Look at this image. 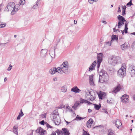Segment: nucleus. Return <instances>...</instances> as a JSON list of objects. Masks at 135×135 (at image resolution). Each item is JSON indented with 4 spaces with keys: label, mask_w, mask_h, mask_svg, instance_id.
Listing matches in <instances>:
<instances>
[{
    "label": "nucleus",
    "mask_w": 135,
    "mask_h": 135,
    "mask_svg": "<svg viewBox=\"0 0 135 135\" xmlns=\"http://www.w3.org/2000/svg\"><path fill=\"white\" fill-rule=\"evenodd\" d=\"M61 65H62V66H69L68 63L67 61H65Z\"/></svg>",
    "instance_id": "nucleus-33"
},
{
    "label": "nucleus",
    "mask_w": 135,
    "mask_h": 135,
    "mask_svg": "<svg viewBox=\"0 0 135 135\" xmlns=\"http://www.w3.org/2000/svg\"><path fill=\"white\" fill-rule=\"evenodd\" d=\"M62 131L57 130L55 132L58 135H69L70 133L69 131L66 128H63L62 129Z\"/></svg>",
    "instance_id": "nucleus-5"
},
{
    "label": "nucleus",
    "mask_w": 135,
    "mask_h": 135,
    "mask_svg": "<svg viewBox=\"0 0 135 135\" xmlns=\"http://www.w3.org/2000/svg\"><path fill=\"white\" fill-rule=\"evenodd\" d=\"M12 66H11V65H10L9 66V67L7 69L8 70V71L12 69Z\"/></svg>",
    "instance_id": "nucleus-46"
},
{
    "label": "nucleus",
    "mask_w": 135,
    "mask_h": 135,
    "mask_svg": "<svg viewBox=\"0 0 135 135\" xmlns=\"http://www.w3.org/2000/svg\"><path fill=\"white\" fill-rule=\"evenodd\" d=\"M6 26V24L5 23L4 24H1L0 25V26H1L0 28H3L5 26Z\"/></svg>",
    "instance_id": "nucleus-44"
},
{
    "label": "nucleus",
    "mask_w": 135,
    "mask_h": 135,
    "mask_svg": "<svg viewBox=\"0 0 135 135\" xmlns=\"http://www.w3.org/2000/svg\"><path fill=\"white\" fill-rule=\"evenodd\" d=\"M52 115L53 116L52 120L54 121V123L56 125H58L60 123V119H58L57 122H55V119H56V117L59 116L58 110L57 109L55 110L52 112Z\"/></svg>",
    "instance_id": "nucleus-3"
},
{
    "label": "nucleus",
    "mask_w": 135,
    "mask_h": 135,
    "mask_svg": "<svg viewBox=\"0 0 135 135\" xmlns=\"http://www.w3.org/2000/svg\"><path fill=\"white\" fill-rule=\"evenodd\" d=\"M71 91L75 93H79L81 91V90L79 89L76 86H75L71 89Z\"/></svg>",
    "instance_id": "nucleus-17"
},
{
    "label": "nucleus",
    "mask_w": 135,
    "mask_h": 135,
    "mask_svg": "<svg viewBox=\"0 0 135 135\" xmlns=\"http://www.w3.org/2000/svg\"><path fill=\"white\" fill-rule=\"evenodd\" d=\"M80 104V103L79 102L76 101V102L75 103L74 105L77 108L79 105Z\"/></svg>",
    "instance_id": "nucleus-40"
},
{
    "label": "nucleus",
    "mask_w": 135,
    "mask_h": 135,
    "mask_svg": "<svg viewBox=\"0 0 135 135\" xmlns=\"http://www.w3.org/2000/svg\"><path fill=\"white\" fill-rule=\"evenodd\" d=\"M20 6V5L18 4H17L16 5L15 4V6L11 12V15H13L15 14L19 9Z\"/></svg>",
    "instance_id": "nucleus-12"
},
{
    "label": "nucleus",
    "mask_w": 135,
    "mask_h": 135,
    "mask_svg": "<svg viewBox=\"0 0 135 135\" xmlns=\"http://www.w3.org/2000/svg\"><path fill=\"white\" fill-rule=\"evenodd\" d=\"M69 66H62L61 65L60 67H59L58 69H59V70L60 71L61 74H63V73L66 74H68L69 73Z\"/></svg>",
    "instance_id": "nucleus-6"
},
{
    "label": "nucleus",
    "mask_w": 135,
    "mask_h": 135,
    "mask_svg": "<svg viewBox=\"0 0 135 135\" xmlns=\"http://www.w3.org/2000/svg\"><path fill=\"white\" fill-rule=\"evenodd\" d=\"M118 37H117L116 35H113L112 36V40H111V42H112L113 40H115L117 41H118Z\"/></svg>",
    "instance_id": "nucleus-27"
},
{
    "label": "nucleus",
    "mask_w": 135,
    "mask_h": 135,
    "mask_svg": "<svg viewBox=\"0 0 135 135\" xmlns=\"http://www.w3.org/2000/svg\"><path fill=\"white\" fill-rule=\"evenodd\" d=\"M80 103H86L88 104H92L91 103L89 102L88 100L84 99L82 98H80Z\"/></svg>",
    "instance_id": "nucleus-23"
},
{
    "label": "nucleus",
    "mask_w": 135,
    "mask_h": 135,
    "mask_svg": "<svg viewBox=\"0 0 135 135\" xmlns=\"http://www.w3.org/2000/svg\"><path fill=\"white\" fill-rule=\"evenodd\" d=\"M86 124L87 127L88 128H90L91 127V124L88 123V122H87L86 123Z\"/></svg>",
    "instance_id": "nucleus-41"
},
{
    "label": "nucleus",
    "mask_w": 135,
    "mask_h": 135,
    "mask_svg": "<svg viewBox=\"0 0 135 135\" xmlns=\"http://www.w3.org/2000/svg\"><path fill=\"white\" fill-rule=\"evenodd\" d=\"M59 67L57 68H53L49 70V72L51 74H54L57 72L61 74L60 71L59 70V69H58Z\"/></svg>",
    "instance_id": "nucleus-10"
},
{
    "label": "nucleus",
    "mask_w": 135,
    "mask_h": 135,
    "mask_svg": "<svg viewBox=\"0 0 135 135\" xmlns=\"http://www.w3.org/2000/svg\"><path fill=\"white\" fill-rule=\"evenodd\" d=\"M126 14V11L125 10H122V15L124 16Z\"/></svg>",
    "instance_id": "nucleus-47"
},
{
    "label": "nucleus",
    "mask_w": 135,
    "mask_h": 135,
    "mask_svg": "<svg viewBox=\"0 0 135 135\" xmlns=\"http://www.w3.org/2000/svg\"><path fill=\"white\" fill-rule=\"evenodd\" d=\"M107 102L108 103L112 104L113 103V100L112 98L108 99L107 100Z\"/></svg>",
    "instance_id": "nucleus-37"
},
{
    "label": "nucleus",
    "mask_w": 135,
    "mask_h": 135,
    "mask_svg": "<svg viewBox=\"0 0 135 135\" xmlns=\"http://www.w3.org/2000/svg\"><path fill=\"white\" fill-rule=\"evenodd\" d=\"M126 7L125 6H123L122 7V10H125H125L126 9Z\"/></svg>",
    "instance_id": "nucleus-52"
},
{
    "label": "nucleus",
    "mask_w": 135,
    "mask_h": 135,
    "mask_svg": "<svg viewBox=\"0 0 135 135\" xmlns=\"http://www.w3.org/2000/svg\"><path fill=\"white\" fill-rule=\"evenodd\" d=\"M126 73V69L124 67L122 66L118 71V75L120 77H123Z\"/></svg>",
    "instance_id": "nucleus-9"
},
{
    "label": "nucleus",
    "mask_w": 135,
    "mask_h": 135,
    "mask_svg": "<svg viewBox=\"0 0 135 135\" xmlns=\"http://www.w3.org/2000/svg\"><path fill=\"white\" fill-rule=\"evenodd\" d=\"M84 118H83L81 117H80L78 115H77L75 118V119H74V120H82L84 119Z\"/></svg>",
    "instance_id": "nucleus-31"
},
{
    "label": "nucleus",
    "mask_w": 135,
    "mask_h": 135,
    "mask_svg": "<svg viewBox=\"0 0 135 135\" xmlns=\"http://www.w3.org/2000/svg\"><path fill=\"white\" fill-rule=\"evenodd\" d=\"M117 26V25H116V26H115V27L114 28H113V31L114 32H116L115 30H116V27Z\"/></svg>",
    "instance_id": "nucleus-56"
},
{
    "label": "nucleus",
    "mask_w": 135,
    "mask_h": 135,
    "mask_svg": "<svg viewBox=\"0 0 135 135\" xmlns=\"http://www.w3.org/2000/svg\"><path fill=\"white\" fill-rule=\"evenodd\" d=\"M50 135H56V133L54 132H53Z\"/></svg>",
    "instance_id": "nucleus-57"
},
{
    "label": "nucleus",
    "mask_w": 135,
    "mask_h": 135,
    "mask_svg": "<svg viewBox=\"0 0 135 135\" xmlns=\"http://www.w3.org/2000/svg\"><path fill=\"white\" fill-rule=\"evenodd\" d=\"M70 123V122H68V121L66 122V123H67V125H68L69 123Z\"/></svg>",
    "instance_id": "nucleus-64"
},
{
    "label": "nucleus",
    "mask_w": 135,
    "mask_h": 135,
    "mask_svg": "<svg viewBox=\"0 0 135 135\" xmlns=\"http://www.w3.org/2000/svg\"><path fill=\"white\" fill-rule=\"evenodd\" d=\"M72 108L75 110L77 108V107H76L75 106V105H74L72 106Z\"/></svg>",
    "instance_id": "nucleus-54"
},
{
    "label": "nucleus",
    "mask_w": 135,
    "mask_h": 135,
    "mask_svg": "<svg viewBox=\"0 0 135 135\" xmlns=\"http://www.w3.org/2000/svg\"><path fill=\"white\" fill-rule=\"evenodd\" d=\"M25 2V0H21L20 2V4L21 5H23Z\"/></svg>",
    "instance_id": "nucleus-38"
},
{
    "label": "nucleus",
    "mask_w": 135,
    "mask_h": 135,
    "mask_svg": "<svg viewBox=\"0 0 135 135\" xmlns=\"http://www.w3.org/2000/svg\"><path fill=\"white\" fill-rule=\"evenodd\" d=\"M46 115V113H45L41 115V117L42 118H45Z\"/></svg>",
    "instance_id": "nucleus-45"
},
{
    "label": "nucleus",
    "mask_w": 135,
    "mask_h": 135,
    "mask_svg": "<svg viewBox=\"0 0 135 135\" xmlns=\"http://www.w3.org/2000/svg\"><path fill=\"white\" fill-rule=\"evenodd\" d=\"M58 119H60V118H59V116H58L57 117H56V119H55V121L56 122H57V121Z\"/></svg>",
    "instance_id": "nucleus-51"
},
{
    "label": "nucleus",
    "mask_w": 135,
    "mask_h": 135,
    "mask_svg": "<svg viewBox=\"0 0 135 135\" xmlns=\"http://www.w3.org/2000/svg\"><path fill=\"white\" fill-rule=\"evenodd\" d=\"M128 22H125V23H124V25H125L124 29L123 31H122V30L121 31L122 34H123L124 33V32L125 33H127V30L128 29Z\"/></svg>",
    "instance_id": "nucleus-16"
},
{
    "label": "nucleus",
    "mask_w": 135,
    "mask_h": 135,
    "mask_svg": "<svg viewBox=\"0 0 135 135\" xmlns=\"http://www.w3.org/2000/svg\"><path fill=\"white\" fill-rule=\"evenodd\" d=\"M83 131L84 132L83 133V135H90L88 132L85 131L84 130H83Z\"/></svg>",
    "instance_id": "nucleus-39"
},
{
    "label": "nucleus",
    "mask_w": 135,
    "mask_h": 135,
    "mask_svg": "<svg viewBox=\"0 0 135 135\" xmlns=\"http://www.w3.org/2000/svg\"><path fill=\"white\" fill-rule=\"evenodd\" d=\"M120 59L119 57L118 56L113 55L110 56L108 58V62L110 64L114 66L117 63L118 60Z\"/></svg>",
    "instance_id": "nucleus-2"
},
{
    "label": "nucleus",
    "mask_w": 135,
    "mask_h": 135,
    "mask_svg": "<svg viewBox=\"0 0 135 135\" xmlns=\"http://www.w3.org/2000/svg\"><path fill=\"white\" fill-rule=\"evenodd\" d=\"M121 99H122V101L124 103H128L129 100V96L126 94L123 95L121 97Z\"/></svg>",
    "instance_id": "nucleus-13"
},
{
    "label": "nucleus",
    "mask_w": 135,
    "mask_h": 135,
    "mask_svg": "<svg viewBox=\"0 0 135 135\" xmlns=\"http://www.w3.org/2000/svg\"><path fill=\"white\" fill-rule=\"evenodd\" d=\"M93 75H91L89 76V81L90 85L93 86L94 85V83L93 80Z\"/></svg>",
    "instance_id": "nucleus-19"
},
{
    "label": "nucleus",
    "mask_w": 135,
    "mask_h": 135,
    "mask_svg": "<svg viewBox=\"0 0 135 135\" xmlns=\"http://www.w3.org/2000/svg\"><path fill=\"white\" fill-rule=\"evenodd\" d=\"M94 105L95 108L97 110H99L100 108L101 107L100 105H98L95 104H94Z\"/></svg>",
    "instance_id": "nucleus-32"
},
{
    "label": "nucleus",
    "mask_w": 135,
    "mask_h": 135,
    "mask_svg": "<svg viewBox=\"0 0 135 135\" xmlns=\"http://www.w3.org/2000/svg\"><path fill=\"white\" fill-rule=\"evenodd\" d=\"M108 135H113V133L111 129H109L108 131Z\"/></svg>",
    "instance_id": "nucleus-34"
},
{
    "label": "nucleus",
    "mask_w": 135,
    "mask_h": 135,
    "mask_svg": "<svg viewBox=\"0 0 135 135\" xmlns=\"http://www.w3.org/2000/svg\"><path fill=\"white\" fill-rule=\"evenodd\" d=\"M45 131V130H44L42 128L40 127L38 128L36 131V132L37 133H39L41 135H44V133Z\"/></svg>",
    "instance_id": "nucleus-14"
},
{
    "label": "nucleus",
    "mask_w": 135,
    "mask_h": 135,
    "mask_svg": "<svg viewBox=\"0 0 135 135\" xmlns=\"http://www.w3.org/2000/svg\"><path fill=\"white\" fill-rule=\"evenodd\" d=\"M57 80V78H54L53 79V80L55 81H56Z\"/></svg>",
    "instance_id": "nucleus-61"
},
{
    "label": "nucleus",
    "mask_w": 135,
    "mask_h": 135,
    "mask_svg": "<svg viewBox=\"0 0 135 135\" xmlns=\"http://www.w3.org/2000/svg\"><path fill=\"white\" fill-rule=\"evenodd\" d=\"M97 64V61H94V62L91 65L89 68V71H91L94 70L95 67Z\"/></svg>",
    "instance_id": "nucleus-15"
},
{
    "label": "nucleus",
    "mask_w": 135,
    "mask_h": 135,
    "mask_svg": "<svg viewBox=\"0 0 135 135\" xmlns=\"http://www.w3.org/2000/svg\"><path fill=\"white\" fill-rule=\"evenodd\" d=\"M47 52V49H42L41 51V54L42 56H45Z\"/></svg>",
    "instance_id": "nucleus-25"
},
{
    "label": "nucleus",
    "mask_w": 135,
    "mask_h": 135,
    "mask_svg": "<svg viewBox=\"0 0 135 135\" xmlns=\"http://www.w3.org/2000/svg\"><path fill=\"white\" fill-rule=\"evenodd\" d=\"M13 131L16 134H18L17 132V127H16L15 126H14L13 128Z\"/></svg>",
    "instance_id": "nucleus-30"
},
{
    "label": "nucleus",
    "mask_w": 135,
    "mask_h": 135,
    "mask_svg": "<svg viewBox=\"0 0 135 135\" xmlns=\"http://www.w3.org/2000/svg\"><path fill=\"white\" fill-rule=\"evenodd\" d=\"M46 126H47V127L48 128H52V126H51L49 124H47Z\"/></svg>",
    "instance_id": "nucleus-49"
},
{
    "label": "nucleus",
    "mask_w": 135,
    "mask_h": 135,
    "mask_svg": "<svg viewBox=\"0 0 135 135\" xmlns=\"http://www.w3.org/2000/svg\"><path fill=\"white\" fill-rule=\"evenodd\" d=\"M120 6H119L118 8V12H121V10H120Z\"/></svg>",
    "instance_id": "nucleus-53"
},
{
    "label": "nucleus",
    "mask_w": 135,
    "mask_h": 135,
    "mask_svg": "<svg viewBox=\"0 0 135 135\" xmlns=\"http://www.w3.org/2000/svg\"><path fill=\"white\" fill-rule=\"evenodd\" d=\"M106 95L105 93L100 91L98 94V96L100 99H102L104 98H105Z\"/></svg>",
    "instance_id": "nucleus-18"
},
{
    "label": "nucleus",
    "mask_w": 135,
    "mask_h": 135,
    "mask_svg": "<svg viewBox=\"0 0 135 135\" xmlns=\"http://www.w3.org/2000/svg\"><path fill=\"white\" fill-rule=\"evenodd\" d=\"M70 108V107L69 105H67L66 106V109H68L70 112H73L72 109Z\"/></svg>",
    "instance_id": "nucleus-36"
},
{
    "label": "nucleus",
    "mask_w": 135,
    "mask_h": 135,
    "mask_svg": "<svg viewBox=\"0 0 135 135\" xmlns=\"http://www.w3.org/2000/svg\"><path fill=\"white\" fill-rule=\"evenodd\" d=\"M87 122H88V123L92 124L93 122L94 121L92 119L90 118L89 119L88 121Z\"/></svg>",
    "instance_id": "nucleus-35"
},
{
    "label": "nucleus",
    "mask_w": 135,
    "mask_h": 135,
    "mask_svg": "<svg viewBox=\"0 0 135 135\" xmlns=\"http://www.w3.org/2000/svg\"><path fill=\"white\" fill-rule=\"evenodd\" d=\"M121 88V86L120 85H119L117 86V87L114 88L112 91L113 93H116L118 92L120 89Z\"/></svg>",
    "instance_id": "nucleus-20"
},
{
    "label": "nucleus",
    "mask_w": 135,
    "mask_h": 135,
    "mask_svg": "<svg viewBox=\"0 0 135 135\" xmlns=\"http://www.w3.org/2000/svg\"><path fill=\"white\" fill-rule=\"evenodd\" d=\"M89 95L90 96V97H89V99H88V100H89L90 101H93L95 99V97H93L92 95H91L90 92H89Z\"/></svg>",
    "instance_id": "nucleus-29"
},
{
    "label": "nucleus",
    "mask_w": 135,
    "mask_h": 135,
    "mask_svg": "<svg viewBox=\"0 0 135 135\" xmlns=\"http://www.w3.org/2000/svg\"><path fill=\"white\" fill-rule=\"evenodd\" d=\"M115 125L118 128L119 126H121L122 125V123H121L120 120L118 119L116 120L115 122Z\"/></svg>",
    "instance_id": "nucleus-22"
},
{
    "label": "nucleus",
    "mask_w": 135,
    "mask_h": 135,
    "mask_svg": "<svg viewBox=\"0 0 135 135\" xmlns=\"http://www.w3.org/2000/svg\"><path fill=\"white\" fill-rule=\"evenodd\" d=\"M29 134L28 135H32L33 134V131H29Z\"/></svg>",
    "instance_id": "nucleus-48"
},
{
    "label": "nucleus",
    "mask_w": 135,
    "mask_h": 135,
    "mask_svg": "<svg viewBox=\"0 0 135 135\" xmlns=\"http://www.w3.org/2000/svg\"><path fill=\"white\" fill-rule=\"evenodd\" d=\"M44 120H42L40 122V123L42 125H44Z\"/></svg>",
    "instance_id": "nucleus-55"
},
{
    "label": "nucleus",
    "mask_w": 135,
    "mask_h": 135,
    "mask_svg": "<svg viewBox=\"0 0 135 135\" xmlns=\"http://www.w3.org/2000/svg\"><path fill=\"white\" fill-rule=\"evenodd\" d=\"M117 17L119 20L117 25L118 28H120L124 25V22H126V20L123 16L121 15H118Z\"/></svg>",
    "instance_id": "nucleus-4"
},
{
    "label": "nucleus",
    "mask_w": 135,
    "mask_h": 135,
    "mask_svg": "<svg viewBox=\"0 0 135 135\" xmlns=\"http://www.w3.org/2000/svg\"><path fill=\"white\" fill-rule=\"evenodd\" d=\"M92 111L91 110L89 109H88V113H90Z\"/></svg>",
    "instance_id": "nucleus-60"
},
{
    "label": "nucleus",
    "mask_w": 135,
    "mask_h": 135,
    "mask_svg": "<svg viewBox=\"0 0 135 135\" xmlns=\"http://www.w3.org/2000/svg\"><path fill=\"white\" fill-rule=\"evenodd\" d=\"M14 6H15L14 3L13 2H10L8 3L6 7L5 10L7 12L11 11L13 9Z\"/></svg>",
    "instance_id": "nucleus-8"
},
{
    "label": "nucleus",
    "mask_w": 135,
    "mask_h": 135,
    "mask_svg": "<svg viewBox=\"0 0 135 135\" xmlns=\"http://www.w3.org/2000/svg\"><path fill=\"white\" fill-rule=\"evenodd\" d=\"M101 22L103 23H104L105 24H106L107 23L106 22V21H101Z\"/></svg>",
    "instance_id": "nucleus-58"
},
{
    "label": "nucleus",
    "mask_w": 135,
    "mask_h": 135,
    "mask_svg": "<svg viewBox=\"0 0 135 135\" xmlns=\"http://www.w3.org/2000/svg\"><path fill=\"white\" fill-rule=\"evenodd\" d=\"M40 1V0H37L36 2V4L34 5L32 7V8L34 9H36L38 6V5L39 4V2Z\"/></svg>",
    "instance_id": "nucleus-28"
},
{
    "label": "nucleus",
    "mask_w": 135,
    "mask_h": 135,
    "mask_svg": "<svg viewBox=\"0 0 135 135\" xmlns=\"http://www.w3.org/2000/svg\"><path fill=\"white\" fill-rule=\"evenodd\" d=\"M99 82L101 83H107L109 79V76L107 73L104 70H102L99 73Z\"/></svg>",
    "instance_id": "nucleus-1"
},
{
    "label": "nucleus",
    "mask_w": 135,
    "mask_h": 135,
    "mask_svg": "<svg viewBox=\"0 0 135 135\" xmlns=\"http://www.w3.org/2000/svg\"><path fill=\"white\" fill-rule=\"evenodd\" d=\"M24 115V114L23 113L22 110H21V112L20 113L19 115L21 117H22Z\"/></svg>",
    "instance_id": "nucleus-43"
},
{
    "label": "nucleus",
    "mask_w": 135,
    "mask_h": 135,
    "mask_svg": "<svg viewBox=\"0 0 135 135\" xmlns=\"http://www.w3.org/2000/svg\"><path fill=\"white\" fill-rule=\"evenodd\" d=\"M133 4L132 3V1H130L127 4V6L129 5L130 6H131V5H132Z\"/></svg>",
    "instance_id": "nucleus-42"
},
{
    "label": "nucleus",
    "mask_w": 135,
    "mask_h": 135,
    "mask_svg": "<svg viewBox=\"0 0 135 135\" xmlns=\"http://www.w3.org/2000/svg\"><path fill=\"white\" fill-rule=\"evenodd\" d=\"M111 42H107V44L108 45H110L111 44Z\"/></svg>",
    "instance_id": "nucleus-62"
},
{
    "label": "nucleus",
    "mask_w": 135,
    "mask_h": 135,
    "mask_svg": "<svg viewBox=\"0 0 135 135\" xmlns=\"http://www.w3.org/2000/svg\"><path fill=\"white\" fill-rule=\"evenodd\" d=\"M103 55L101 53H99L97 55V71H98L100 64L103 60Z\"/></svg>",
    "instance_id": "nucleus-7"
},
{
    "label": "nucleus",
    "mask_w": 135,
    "mask_h": 135,
    "mask_svg": "<svg viewBox=\"0 0 135 135\" xmlns=\"http://www.w3.org/2000/svg\"><path fill=\"white\" fill-rule=\"evenodd\" d=\"M49 53L52 58L54 57L55 56V51L54 50H50L49 51Z\"/></svg>",
    "instance_id": "nucleus-21"
},
{
    "label": "nucleus",
    "mask_w": 135,
    "mask_h": 135,
    "mask_svg": "<svg viewBox=\"0 0 135 135\" xmlns=\"http://www.w3.org/2000/svg\"><path fill=\"white\" fill-rule=\"evenodd\" d=\"M21 117V116L18 115L17 117V120H19L20 119V118Z\"/></svg>",
    "instance_id": "nucleus-59"
},
{
    "label": "nucleus",
    "mask_w": 135,
    "mask_h": 135,
    "mask_svg": "<svg viewBox=\"0 0 135 135\" xmlns=\"http://www.w3.org/2000/svg\"><path fill=\"white\" fill-rule=\"evenodd\" d=\"M61 91L65 93L67 91V88L66 85H64L62 87L61 89Z\"/></svg>",
    "instance_id": "nucleus-26"
},
{
    "label": "nucleus",
    "mask_w": 135,
    "mask_h": 135,
    "mask_svg": "<svg viewBox=\"0 0 135 135\" xmlns=\"http://www.w3.org/2000/svg\"><path fill=\"white\" fill-rule=\"evenodd\" d=\"M128 46L126 43L120 46L122 50H123L126 49L128 48Z\"/></svg>",
    "instance_id": "nucleus-24"
},
{
    "label": "nucleus",
    "mask_w": 135,
    "mask_h": 135,
    "mask_svg": "<svg viewBox=\"0 0 135 135\" xmlns=\"http://www.w3.org/2000/svg\"><path fill=\"white\" fill-rule=\"evenodd\" d=\"M74 23L76 24L77 23V21L76 20H75L74 21Z\"/></svg>",
    "instance_id": "nucleus-63"
},
{
    "label": "nucleus",
    "mask_w": 135,
    "mask_h": 135,
    "mask_svg": "<svg viewBox=\"0 0 135 135\" xmlns=\"http://www.w3.org/2000/svg\"><path fill=\"white\" fill-rule=\"evenodd\" d=\"M129 69L131 71L130 72L131 77H132L135 76V66L133 65H131Z\"/></svg>",
    "instance_id": "nucleus-11"
},
{
    "label": "nucleus",
    "mask_w": 135,
    "mask_h": 135,
    "mask_svg": "<svg viewBox=\"0 0 135 135\" xmlns=\"http://www.w3.org/2000/svg\"><path fill=\"white\" fill-rule=\"evenodd\" d=\"M88 1L89 3L90 4H92L94 2L93 0H88Z\"/></svg>",
    "instance_id": "nucleus-50"
}]
</instances>
